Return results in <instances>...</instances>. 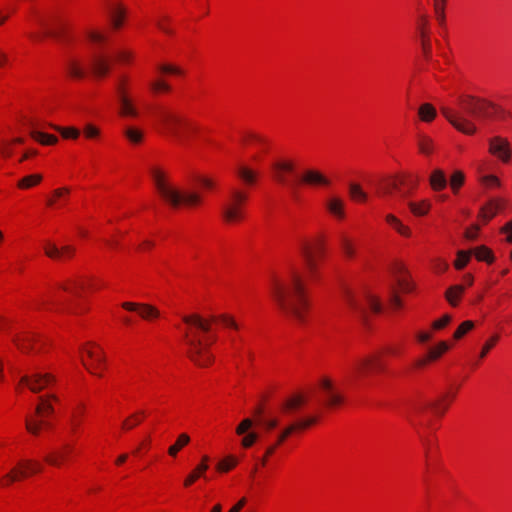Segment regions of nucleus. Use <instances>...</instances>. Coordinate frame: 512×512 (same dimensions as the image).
Wrapping results in <instances>:
<instances>
[{"instance_id":"obj_56","label":"nucleus","mask_w":512,"mask_h":512,"mask_svg":"<svg viewBox=\"0 0 512 512\" xmlns=\"http://www.w3.org/2000/svg\"><path fill=\"white\" fill-rule=\"evenodd\" d=\"M56 129L61 133L62 137L67 139H77L80 135V131L74 127H57Z\"/></svg>"},{"instance_id":"obj_60","label":"nucleus","mask_w":512,"mask_h":512,"mask_svg":"<svg viewBox=\"0 0 512 512\" xmlns=\"http://www.w3.org/2000/svg\"><path fill=\"white\" fill-rule=\"evenodd\" d=\"M236 465V460L232 456L220 461L217 465V469L222 472H227Z\"/></svg>"},{"instance_id":"obj_8","label":"nucleus","mask_w":512,"mask_h":512,"mask_svg":"<svg viewBox=\"0 0 512 512\" xmlns=\"http://www.w3.org/2000/svg\"><path fill=\"white\" fill-rule=\"evenodd\" d=\"M184 337L189 346L188 355L190 359L198 366H208L212 362V355L209 353L208 345H205L199 338L190 337L188 332H185Z\"/></svg>"},{"instance_id":"obj_23","label":"nucleus","mask_w":512,"mask_h":512,"mask_svg":"<svg viewBox=\"0 0 512 512\" xmlns=\"http://www.w3.org/2000/svg\"><path fill=\"white\" fill-rule=\"evenodd\" d=\"M72 451L73 448L71 445L64 444L61 448L53 450L47 454L45 456V461L52 466L59 467L68 459V456Z\"/></svg>"},{"instance_id":"obj_11","label":"nucleus","mask_w":512,"mask_h":512,"mask_svg":"<svg viewBox=\"0 0 512 512\" xmlns=\"http://www.w3.org/2000/svg\"><path fill=\"white\" fill-rule=\"evenodd\" d=\"M323 254V245L318 242L314 245L303 244L301 247V255L304 260L307 273L313 277L317 271V258Z\"/></svg>"},{"instance_id":"obj_58","label":"nucleus","mask_w":512,"mask_h":512,"mask_svg":"<svg viewBox=\"0 0 512 512\" xmlns=\"http://www.w3.org/2000/svg\"><path fill=\"white\" fill-rule=\"evenodd\" d=\"M444 5L445 0H435L434 8L437 15V19L441 25L445 23Z\"/></svg>"},{"instance_id":"obj_30","label":"nucleus","mask_w":512,"mask_h":512,"mask_svg":"<svg viewBox=\"0 0 512 512\" xmlns=\"http://www.w3.org/2000/svg\"><path fill=\"white\" fill-rule=\"evenodd\" d=\"M305 398L302 395H294L286 399L281 405V411L284 414H289L293 410L298 409L305 403Z\"/></svg>"},{"instance_id":"obj_16","label":"nucleus","mask_w":512,"mask_h":512,"mask_svg":"<svg viewBox=\"0 0 512 512\" xmlns=\"http://www.w3.org/2000/svg\"><path fill=\"white\" fill-rule=\"evenodd\" d=\"M272 177L279 184L293 187L288 176L294 172V164L291 161L279 160L271 165Z\"/></svg>"},{"instance_id":"obj_45","label":"nucleus","mask_w":512,"mask_h":512,"mask_svg":"<svg viewBox=\"0 0 512 512\" xmlns=\"http://www.w3.org/2000/svg\"><path fill=\"white\" fill-rule=\"evenodd\" d=\"M124 135L133 144H139L143 139V132L134 127H127Z\"/></svg>"},{"instance_id":"obj_3","label":"nucleus","mask_w":512,"mask_h":512,"mask_svg":"<svg viewBox=\"0 0 512 512\" xmlns=\"http://www.w3.org/2000/svg\"><path fill=\"white\" fill-rule=\"evenodd\" d=\"M341 295L351 311L363 321L366 320L368 310L374 313L381 311L380 301L369 292H363L361 296H357L349 287L343 286Z\"/></svg>"},{"instance_id":"obj_39","label":"nucleus","mask_w":512,"mask_h":512,"mask_svg":"<svg viewBox=\"0 0 512 512\" xmlns=\"http://www.w3.org/2000/svg\"><path fill=\"white\" fill-rule=\"evenodd\" d=\"M48 423L44 420H38L32 417H26L25 426L29 433L38 435L42 426H47Z\"/></svg>"},{"instance_id":"obj_18","label":"nucleus","mask_w":512,"mask_h":512,"mask_svg":"<svg viewBox=\"0 0 512 512\" xmlns=\"http://www.w3.org/2000/svg\"><path fill=\"white\" fill-rule=\"evenodd\" d=\"M87 357L90 359V362L81 359L84 367L93 375L101 377L102 374L98 373L97 370L104 365L105 358L102 351L99 348H90L85 350Z\"/></svg>"},{"instance_id":"obj_49","label":"nucleus","mask_w":512,"mask_h":512,"mask_svg":"<svg viewBox=\"0 0 512 512\" xmlns=\"http://www.w3.org/2000/svg\"><path fill=\"white\" fill-rule=\"evenodd\" d=\"M141 416H144V412H136L130 415L127 419H125L122 423V428L126 430L133 429L141 422Z\"/></svg>"},{"instance_id":"obj_36","label":"nucleus","mask_w":512,"mask_h":512,"mask_svg":"<svg viewBox=\"0 0 512 512\" xmlns=\"http://www.w3.org/2000/svg\"><path fill=\"white\" fill-rule=\"evenodd\" d=\"M421 21H422V27H421V30H420V35H421V38H422V50H423V53H424L425 57L427 59H430L431 51H432L431 43H430V40L428 38V35H427L426 31L424 30V26L427 23L426 17L422 16L421 17Z\"/></svg>"},{"instance_id":"obj_38","label":"nucleus","mask_w":512,"mask_h":512,"mask_svg":"<svg viewBox=\"0 0 512 512\" xmlns=\"http://www.w3.org/2000/svg\"><path fill=\"white\" fill-rule=\"evenodd\" d=\"M67 71L69 75L75 79H82L85 76V71L80 65V63L75 60L71 59L67 63Z\"/></svg>"},{"instance_id":"obj_25","label":"nucleus","mask_w":512,"mask_h":512,"mask_svg":"<svg viewBox=\"0 0 512 512\" xmlns=\"http://www.w3.org/2000/svg\"><path fill=\"white\" fill-rule=\"evenodd\" d=\"M91 67L93 73L98 77L107 75L110 69L108 60L101 55H95L92 57Z\"/></svg>"},{"instance_id":"obj_44","label":"nucleus","mask_w":512,"mask_h":512,"mask_svg":"<svg viewBox=\"0 0 512 512\" xmlns=\"http://www.w3.org/2000/svg\"><path fill=\"white\" fill-rule=\"evenodd\" d=\"M418 147L421 153L429 155L433 152V141L430 137L421 135L419 136Z\"/></svg>"},{"instance_id":"obj_27","label":"nucleus","mask_w":512,"mask_h":512,"mask_svg":"<svg viewBox=\"0 0 512 512\" xmlns=\"http://www.w3.org/2000/svg\"><path fill=\"white\" fill-rule=\"evenodd\" d=\"M429 182L431 188L434 191H441L447 186V178L445 173L441 169H435L432 171Z\"/></svg>"},{"instance_id":"obj_31","label":"nucleus","mask_w":512,"mask_h":512,"mask_svg":"<svg viewBox=\"0 0 512 512\" xmlns=\"http://www.w3.org/2000/svg\"><path fill=\"white\" fill-rule=\"evenodd\" d=\"M34 340L35 336L27 333L16 335L13 338V342L22 352H28L31 349Z\"/></svg>"},{"instance_id":"obj_50","label":"nucleus","mask_w":512,"mask_h":512,"mask_svg":"<svg viewBox=\"0 0 512 512\" xmlns=\"http://www.w3.org/2000/svg\"><path fill=\"white\" fill-rule=\"evenodd\" d=\"M465 180L464 173L462 171H455L450 178V186L454 193H457L460 187L463 185Z\"/></svg>"},{"instance_id":"obj_35","label":"nucleus","mask_w":512,"mask_h":512,"mask_svg":"<svg viewBox=\"0 0 512 512\" xmlns=\"http://www.w3.org/2000/svg\"><path fill=\"white\" fill-rule=\"evenodd\" d=\"M190 442V437L186 433H182L178 436L176 442L171 445L168 449V454L175 457L178 452Z\"/></svg>"},{"instance_id":"obj_46","label":"nucleus","mask_w":512,"mask_h":512,"mask_svg":"<svg viewBox=\"0 0 512 512\" xmlns=\"http://www.w3.org/2000/svg\"><path fill=\"white\" fill-rule=\"evenodd\" d=\"M39 400H40V403L37 405V407L35 409L36 415L43 417L46 414L47 415L52 414L54 409H53V406L48 402L47 398L40 397Z\"/></svg>"},{"instance_id":"obj_43","label":"nucleus","mask_w":512,"mask_h":512,"mask_svg":"<svg viewBox=\"0 0 512 512\" xmlns=\"http://www.w3.org/2000/svg\"><path fill=\"white\" fill-rule=\"evenodd\" d=\"M430 202L423 200L421 203L409 202L411 212L416 216L425 215L430 209Z\"/></svg>"},{"instance_id":"obj_54","label":"nucleus","mask_w":512,"mask_h":512,"mask_svg":"<svg viewBox=\"0 0 512 512\" xmlns=\"http://www.w3.org/2000/svg\"><path fill=\"white\" fill-rule=\"evenodd\" d=\"M341 248L345 254L346 257L352 258L355 254V250L353 247V244L349 238L346 236H343L341 238Z\"/></svg>"},{"instance_id":"obj_53","label":"nucleus","mask_w":512,"mask_h":512,"mask_svg":"<svg viewBox=\"0 0 512 512\" xmlns=\"http://www.w3.org/2000/svg\"><path fill=\"white\" fill-rule=\"evenodd\" d=\"M472 251H458L455 267L460 270L463 269L471 257Z\"/></svg>"},{"instance_id":"obj_37","label":"nucleus","mask_w":512,"mask_h":512,"mask_svg":"<svg viewBox=\"0 0 512 512\" xmlns=\"http://www.w3.org/2000/svg\"><path fill=\"white\" fill-rule=\"evenodd\" d=\"M386 221L401 235L409 237L411 232L410 229L403 225L402 222L392 214L386 216Z\"/></svg>"},{"instance_id":"obj_61","label":"nucleus","mask_w":512,"mask_h":512,"mask_svg":"<svg viewBox=\"0 0 512 512\" xmlns=\"http://www.w3.org/2000/svg\"><path fill=\"white\" fill-rule=\"evenodd\" d=\"M295 431V426H292V424L288 425L286 428L283 429V431L279 434L278 439L274 445H276V448L281 445L290 435H292Z\"/></svg>"},{"instance_id":"obj_55","label":"nucleus","mask_w":512,"mask_h":512,"mask_svg":"<svg viewBox=\"0 0 512 512\" xmlns=\"http://www.w3.org/2000/svg\"><path fill=\"white\" fill-rule=\"evenodd\" d=\"M474 323L470 320L464 321L454 333L455 339L462 338L468 331L473 329Z\"/></svg>"},{"instance_id":"obj_32","label":"nucleus","mask_w":512,"mask_h":512,"mask_svg":"<svg viewBox=\"0 0 512 512\" xmlns=\"http://www.w3.org/2000/svg\"><path fill=\"white\" fill-rule=\"evenodd\" d=\"M418 115L423 122H431L435 119L437 112L431 104L424 103L419 107Z\"/></svg>"},{"instance_id":"obj_64","label":"nucleus","mask_w":512,"mask_h":512,"mask_svg":"<svg viewBox=\"0 0 512 512\" xmlns=\"http://www.w3.org/2000/svg\"><path fill=\"white\" fill-rule=\"evenodd\" d=\"M481 183L487 187L500 186V180L494 175H486L480 179Z\"/></svg>"},{"instance_id":"obj_59","label":"nucleus","mask_w":512,"mask_h":512,"mask_svg":"<svg viewBox=\"0 0 512 512\" xmlns=\"http://www.w3.org/2000/svg\"><path fill=\"white\" fill-rule=\"evenodd\" d=\"M349 190L350 195L353 199L361 201L366 200L367 195L365 192L362 191L361 187L358 184H351Z\"/></svg>"},{"instance_id":"obj_48","label":"nucleus","mask_w":512,"mask_h":512,"mask_svg":"<svg viewBox=\"0 0 512 512\" xmlns=\"http://www.w3.org/2000/svg\"><path fill=\"white\" fill-rule=\"evenodd\" d=\"M41 180L42 176L40 174L28 175L18 182V187L22 189H27L40 183Z\"/></svg>"},{"instance_id":"obj_42","label":"nucleus","mask_w":512,"mask_h":512,"mask_svg":"<svg viewBox=\"0 0 512 512\" xmlns=\"http://www.w3.org/2000/svg\"><path fill=\"white\" fill-rule=\"evenodd\" d=\"M60 288L75 296L79 295V290L84 288V283L80 280H69L68 283L61 284Z\"/></svg>"},{"instance_id":"obj_52","label":"nucleus","mask_w":512,"mask_h":512,"mask_svg":"<svg viewBox=\"0 0 512 512\" xmlns=\"http://www.w3.org/2000/svg\"><path fill=\"white\" fill-rule=\"evenodd\" d=\"M448 349L449 345L446 342H440L437 347L430 349L428 357L431 360H436Z\"/></svg>"},{"instance_id":"obj_15","label":"nucleus","mask_w":512,"mask_h":512,"mask_svg":"<svg viewBox=\"0 0 512 512\" xmlns=\"http://www.w3.org/2000/svg\"><path fill=\"white\" fill-rule=\"evenodd\" d=\"M319 385L322 390L326 406L336 407L344 403V396L335 388L331 379L326 377L322 378Z\"/></svg>"},{"instance_id":"obj_6","label":"nucleus","mask_w":512,"mask_h":512,"mask_svg":"<svg viewBox=\"0 0 512 512\" xmlns=\"http://www.w3.org/2000/svg\"><path fill=\"white\" fill-rule=\"evenodd\" d=\"M247 194L238 189H231L227 199L222 205V217L227 223H236L244 218V204Z\"/></svg>"},{"instance_id":"obj_14","label":"nucleus","mask_w":512,"mask_h":512,"mask_svg":"<svg viewBox=\"0 0 512 512\" xmlns=\"http://www.w3.org/2000/svg\"><path fill=\"white\" fill-rule=\"evenodd\" d=\"M441 112L449 123L458 131L468 135L476 132V126L470 120L453 112L450 108L443 106L441 107Z\"/></svg>"},{"instance_id":"obj_10","label":"nucleus","mask_w":512,"mask_h":512,"mask_svg":"<svg viewBox=\"0 0 512 512\" xmlns=\"http://www.w3.org/2000/svg\"><path fill=\"white\" fill-rule=\"evenodd\" d=\"M53 382H55V377L50 373L43 372H34L20 378V384L27 386L34 393H39Z\"/></svg>"},{"instance_id":"obj_62","label":"nucleus","mask_w":512,"mask_h":512,"mask_svg":"<svg viewBox=\"0 0 512 512\" xmlns=\"http://www.w3.org/2000/svg\"><path fill=\"white\" fill-rule=\"evenodd\" d=\"M150 87H151L152 91L155 93L169 92L171 90L170 85L162 80H157V81L152 82L150 84Z\"/></svg>"},{"instance_id":"obj_9","label":"nucleus","mask_w":512,"mask_h":512,"mask_svg":"<svg viewBox=\"0 0 512 512\" xmlns=\"http://www.w3.org/2000/svg\"><path fill=\"white\" fill-rule=\"evenodd\" d=\"M41 471V466L32 460H25L18 463L16 467L11 469L2 479H0L1 486H9L10 484L18 481L21 478L27 477L29 474Z\"/></svg>"},{"instance_id":"obj_24","label":"nucleus","mask_w":512,"mask_h":512,"mask_svg":"<svg viewBox=\"0 0 512 512\" xmlns=\"http://www.w3.org/2000/svg\"><path fill=\"white\" fill-rule=\"evenodd\" d=\"M302 181L311 186H326L329 185L330 181L319 171L316 170H306L302 175Z\"/></svg>"},{"instance_id":"obj_2","label":"nucleus","mask_w":512,"mask_h":512,"mask_svg":"<svg viewBox=\"0 0 512 512\" xmlns=\"http://www.w3.org/2000/svg\"><path fill=\"white\" fill-rule=\"evenodd\" d=\"M155 187L160 197L173 208L181 204L196 206L200 204L201 197L195 192H182L176 188L167 178L166 174L157 167L150 168Z\"/></svg>"},{"instance_id":"obj_34","label":"nucleus","mask_w":512,"mask_h":512,"mask_svg":"<svg viewBox=\"0 0 512 512\" xmlns=\"http://www.w3.org/2000/svg\"><path fill=\"white\" fill-rule=\"evenodd\" d=\"M465 288L462 285H454L450 287L445 294V297L447 301L452 306H457L458 300L460 299L461 295L463 294Z\"/></svg>"},{"instance_id":"obj_12","label":"nucleus","mask_w":512,"mask_h":512,"mask_svg":"<svg viewBox=\"0 0 512 512\" xmlns=\"http://www.w3.org/2000/svg\"><path fill=\"white\" fill-rule=\"evenodd\" d=\"M125 79H121L117 86L116 92L119 101V114L123 117H137L138 110L136 109L133 100L128 96L125 88Z\"/></svg>"},{"instance_id":"obj_20","label":"nucleus","mask_w":512,"mask_h":512,"mask_svg":"<svg viewBox=\"0 0 512 512\" xmlns=\"http://www.w3.org/2000/svg\"><path fill=\"white\" fill-rule=\"evenodd\" d=\"M122 307L128 311H137L144 320H152L160 316L156 307L146 303L124 302Z\"/></svg>"},{"instance_id":"obj_21","label":"nucleus","mask_w":512,"mask_h":512,"mask_svg":"<svg viewBox=\"0 0 512 512\" xmlns=\"http://www.w3.org/2000/svg\"><path fill=\"white\" fill-rule=\"evenodd\" d=\"M354 369L358 377H363L373 370H383L384 366L377 356H368L360 359Z\"/></svg>"},{"instance_id":"obj_5","label":"nucleus","mask_w":512,"mask_h":512,"mask_svg":"<svg viewBox=\"0 0 512 512\" xmlns=\"http://www.w3.org/2000/svg\"><path fill=\"white\" fill-rule=\"evenodd\" d=\"M158 117L167 132L180 144H185L186 132L193 130V126L183 117L166 109H160Z\"/></svg>"},{"instance_id":"obj_19","label":"nucleus","mask_w":512,"mask_h":512,"mask_svg":"<svg viewBox=\"0 0 512 512\" xmlns=\"http://www.w3.org/2000/svg\"><path fill=\"white\" fill-rule=\"evenodd\" d=\"M253 424L254 423L252 419L245 418L236 427V434L239 436L243 435V438L241 439V445L244 448L251 447L258 439V434L256 432L250 431Z\"/></svg>"},{"instance_id":"obj_13","label":"nucleus","mask_w":512,"mask_h":512,"mask_svg":"<svg viewBox=\"0 0 512 512\" xmlns=\"http://www.w3.org/2000/svg\"><path fill=\"white\" fill-rule=\"evenodd\" d=\"M489 152L503 163H508L512 158V149L509 141L501 136L489 139Z\"/></svg>"},{"instance_id":"obj_1","label":"nucleus","mask_w":512,"mask_h":512,"mask_svg":"<svg viewBox=\"0 0 512 512\" xmlns=\"http://www.w3.org/2000/svg\"><path fill=\"white\" fill-rule=\"evenodd\" d=\"M272 296L281 311L298 324L306 321L309 308L303 276L293 269L289 280L285 283L276 282L272 288Z\"/></svg>"},{"instance_id":"obj_4","label":"nucleus","mask_w":512,"mask_h":512,"mask_svg":"<svg viewBox=\"0 0 512 512\" xmlns=\"http://www.w3.org/2000/svg\"><path fill=\"white\" fill-rule=\"evenodd\" d=\"M418 185V179L412 176H395L377 185V193L383 197L392 196L394 191L400 198H406Z\"/></svg>"},{"instance_id":"obj_57","label":"nucleus","mask_w":512,"mask_h":512,"mask_svg":"<svg viewBox=\"0 0 512 512\" xmlns=\"http://www.w3.org/2000/svg\"><path fill=\"white\" fill-rule=\"evenodd\" d=\"M316 422H317V418L313 416V417H308L306 419L293 422L291 424H292V426H295V431H298V430L306 429V428L310 427L311 425L315 424Z\"/></svg>"},{"instance_id":"obj_28","label":"nucleus","mask_w":512,"mask_h":512,"mask_svg":"<svg viewBox=\"0 0 512 512\" xmlns=\"http://www.w3.org/2000/svg\"><path fill=\"white\" fill-rule=\"evenodd\" d=\"M500 208H501V203L499 200H496V199L490 200L487 203V205L482 207L479 216L484 222H488L497 214V212L500 210Z\"/></svg>"},{"instance_id":"obj_7","label":"nucleus","mask_w":512,"mask_h":512,"mask_svg":"<svg viewBox=\"0 0 512 512\" xmlns=\"http://www.w3.org/2000/svg\"><path fill=\"white\" fill-rule=\"evenodd\" d=\"M183 321L186 324L194 326L198 330H200L202 332H205V333L210 331V329H211V322H216V321L221 322L226 327H230V328H233V329H238L239 328V326L235 322V320L231 316H229L227 314H221V315H218V316H212L210 319H204V318H202L198 314H192V315L184 316L183 317Z\"/></svg>"},{"instance_id":"obj_51","label":"nucleus","mask_w":512,"mask_h":512,"mask_svg":"<svg viewBox=\"0 0 512 512\" xmlns=\"http://www.w3.org/2000/svg\"><path fill=\"white\" fill-rule=\"evenodd\" d=\"M125 12L122 9H115L111 13V24L115 29H119L124 21Z\"/></svg>"},{"instance_id":"obj_33","label":"nucleus","mask_w":512,"mask_h":512,"mask_svg":"<svg viewBox=\"0 0 512 512\" xmlns=\"http://www.w3.org/2000/svg\"><path fill=\"white\" fill-rule=\"evenodd\" d=\"M209 466L205 464H198L195 469L185 478L184 485L186 487L192 485L198 478L204 477L205 472L208 470Z\"/></svg>"},{"instance_id":"obj_26","label":"nucleus","mask_w":512,"mask_h":512,"mask_svg":"<svg viewBox=\"0 0 512 512\" xmlns=\"http://www.w3.org/2000/svg\"><path fill=\"white\" fill-rule=\"evenodd\" d=\"M394 273L396 275V280L399 288L405 293L411 292L413 289V285L406 277L405 267L402 264H396Z\"/></svg>"},{"instance_id":"obj_40","label":"nucleus","mask_w":512,"mask_h":512,"mask_svg":"<svg viewBox=\"0 0 512 512\" xmlns=\"http://www.w3.org/2000/svg\"><path fill=\"white\" fill-rule=\"evenodd\" d=\"M30 135L32 138H34L36 141L40 142L43 145H53L58 141L56 136L39 132L36 130H32L30 132Z\"/></svg>"},{"instance_id":"obj_22","label":"nucleus","mask_w":512,"mask_h":512,"mask_svg":"<svg viewBox=\"0 0 512 512\" xmlns=\"http://www.w3.org/2000/svg\"><path fill=\"white\" fill-rule=\"evenodd\" d=\"M44 252L46 256L51 259H66L73 257L75 254V248L70 245L58 247L53 243H46L44 246Z\"/></svg>"},{"instance_id":"obj_41","label":"nucleus","mask_w":512,"mask_h":512,"mask_svg":"<svg viewBox=\"0 0 512 512\" xmlns=\"http://www.w3.org/2000/svg\"><path fill=\"white\" fill-rule=\"evenodd\" d=\"M475 257L479 261H486L487 263H492L494 261L493 252L487 248L486 246L477 247L472 251Z\"/></svg>"},{"instance_id":"obj_63","label":"nucleus","mask_w":512,"mask_h":512,"mask_svg":"<svg viewBox=\"0 0 512 512\" xmlns=\"http://www.w3.org/2000/svg\"><path fill=\"white\" fill-rule=\"evenodd\" d=\"M477 101H482L480 98H475L473 96H466L461 100L464 108L468 113L472 115V109L475 108Z\"/></svg>"},{"instance_id":"obj_17","label":"nucleus","mask_w":512,"mask_h":512,"mask_svg":"<svg viewBox=\"0 0 512 512\" xmlns=\"http://www.w3.org/2000/svg\"><path fill=\"white\" fill-rule=\"evenodd\" d=\"M505 114L506 112L501 107L485 99L477 101L475 108L472 109L473 116L487 119H492L494 117L503 119Z\"/></svg>"},{"instance_id":"obj_47","label":"nucleus","mask_w":512,"mask_h":512,"mask_svg":"<svg viewBox=\"0 0 512 512\" xmlns=\"http://www.w3.org/2000/svg\"><path fill=\"white\" fill-rule=\"evenodd\" d=\"M237 174L248 185L253 184L256 180L255 172L244 166L238 168Z\"/></svg>"},{"instance_id":"obj_29","label":"nucleus","mask_w":512,"mask_h":512,"mask_svg":"<svg viewBox=\"0 0 512 512\" xmlns=\"http://www.w3.org/2000/svg\"><path fill=\"white\" fill-rule=\"evenodd\" d=\"M327 210L336 218L343 219L344 213V201L338 197L330 198L326 203Z\"/></svg>"}]
</instances>
